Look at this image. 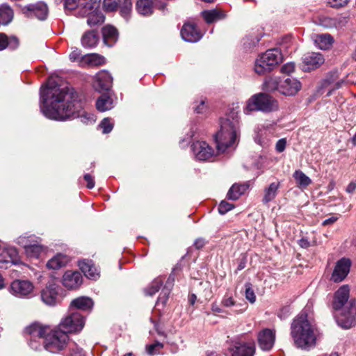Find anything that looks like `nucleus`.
Returning a JSON list of instances; mask_svg holds the SVG:
<instances>
[{"mask_svg":"<svg viewBox=\"0 0 356 356\" xmlns=\"http://www.w3.org/2000/svg\"><path fill=\"white\" fill-rule=\"evenodd\" d=\"M40 96L41 110L49 119L65 120L81 118L85 124L95 121L94 115L83 110L78 93L73 88L58 86L52 78L41 88Z\"/></svg>","mask_w":356,"mask_h":356,"instance_id":"f257e3e1","label":"nucleus"},{"mask_svg":"<svg viewBox=\"0 0 356 356\" xmlns=\"http://www.w3.org/2000/svg\"><path fill=\"white\" fill-rule=\"evenodd\" d=\"M332 307L340 312L335 318L339 326L349 329L356 324V300L350 299V288L348 285L340 286L334 293Z\"/></svg>","mask_w":356,"mask_h":356,"instance_id":"f03ea898","label":"nucleus"},{"mask_svg":"<svg viewBox=\"0 0 356 356\" xmlns=\"http://www.w3.org/2000/svg\"><path fill=\"white\" fill-rule=\"evenodd\" d=\"M291 334L296 347L309 350L316 345L314 327L307 320V315L297 316L291 326Z\"/></svg>","mask_w":356,"mask_h":356,"instance_id":"7ed1b4c3","label":"nucleus"},{"mask_svg":"<svg viewBox=\"0 0 356 356\" xmlns=\"http://www.w3.org/2000/svg\"><path fill=\"white\" fill-rule=\"evenodd\" d=\"M239 120L237 113L220 120V129L215 136L216 148L219 153L224 152L237 140L238 135Z\"/></svg>","mask_w":356,"mask_h":356,"instance_id":"20e7f679","label":"nucleus"},{"mask_svg":"<svg viewBox=\"0 0 356 356\" xmlns=\"http://www.w3.org/2000/svg\"><path fill=\"white\" fill-rule=\"evenodd\" d=\"M255 351L254 340L240 335L227 342L224 354L225 356H254Z\"/></svg>","mask_w":356,"mask_h":356,"instance_id":"39448f33","label":"nucleus"},{"mask_svg":"<svg viewBox=\"0 0 356 356\" xmlns=\"http://www.w3.org/2000/svg\"><path fill=\"white\" fill-rule=\"evenodd\" d=\"M282 54L279 49H268L256 59L254 72L259 75L270 72L282 61Z\"/></svg>","mask_w":356,"mask_h":356,"instance_id":"423d86ee","label":"nucleus"},{"mask_svg":"<svg viewBox=\"0 0 356 356\" xmlns=\"http://www.w3.org/2000/svg\"><path fill=\"white\" fill-rule=\"evenodd\" d=\"M49 331V327L39 323H33L24 330V335L28 344L34 350H40L45 344L46 334Z\"/></svg>","mask_w":356,"mask_h":356,"instance_id":"0eeeda50","label":"nucleus"},{"mask_svg":"<svg viewBox=\"0 0 356 356\" xmlns=\"http://www.w3.org/2000/svg\"><path fill=\"white\" fill-rule=\"evenodd\" d=\"M44 348L47 351L56 353L66 349L70 343L68 335L58 328L51 330L46 334Z\"/></svg>","mask_w":356,"mask_h":356,"instance_id":"6e6552de","label":"nucleus"},{"mask_svg":"<svg viewBox=\"0 0 356 356\" xmlns=\"http://www.w3.org/2000/svg\"><path fill=\"white\" fill-rule=\"evenodd\" d=\"M277 102L266 93H259L253 95L247 104V109L250 111L271 112L277 110Z\"/></svg>","mask_w":356,"mask_h":356,"instance_id":"1a4fd4ad","label":"nucleus"},{"mask_svg":"<svg viewBox=\"0 0 356 356\" xmlns=\"http://www.w3.org/2000/svg\"><path fill=\"white\" fill-rule=\"evenodd\" d=\"M78 14L80 17L87 18V24L90 27L101 25L105 20L104 14L92 0H88L84 6L79 9Z\"/></svg>","mask_w":356,"mask_h":356,"instance_id":"9d476101","label":"nucleus"},{"mask_svg":"<svg viewBox=\"0 0 356 356\" xmlns=\"http://www.w3.org/2000/svg\"><path fill=\"white\" fill-rule=\"evenodd\" d=\"M85 324L83 316L79 312L71 311L59 323L58 328L67 334L80 332Z\"/></svg>","mask_w":356,"mask_h":356,"instance_id":"9b49d317","label":"nucleus"},{"mask_svg":"<svg viewBox=\"0 0 356 356\" xmlns=\"http://www.w3.org/2000/svg\"><path fill=\"white\" fill-rule=\"evenodd\" d=\"M34 285L28 280L17 279L10 286V292L19 298H29L32 296Z\"/></svg>","mask_w":356,"mask_h":356,"instance_id":"f8f14e48","label":"nucleus"},{"mask_svg":"<svg viewBox=\"0 0 356 356\" xmlns=\"http://www.w3.org/2000/svg\"><path fill=\"white\" fill-rule=\"evenodd\" d=\"M61 291L62 289L60 286L51 280L41 291V299L47 305L55 306L59 302V296Z\"/></svg>","mask_w":356,"mask_h":356,"instance_id":"ddd939ff","label":"nucleus"},{"mask_svg":"<svg viewBox=\"0 0 356 356\" xmlns=\"http://www.w3.org/2000/svg\"><path fill=\"white\" fill-rule=\"evenodd\" d=\"M22 13L28 17H36L40 20H44L48 15V8L45 3L39 1L23 6Z\"/></svg>","mask_w":356,"mask_h":356,"instance_id":"4468645a","label":"nucleus"},{"mask_svg":"<svg viewBox=\"0 0 356 356\" xmlns=\"http://www.w3.org/2000/svg\"><path fill=\"white\" fill-rule=\"evenodd\" d=\"M352 265L351 260L343 257L338 260L331 275V280L334 282H342L348 275Z\"/></svg>","mask_w":356,"mask_h":356,"instance_id":"2eb2a0df","label":"nucleus"},{"mask_svg":"<svg viewBox=\"0 0 356 356\" xmlns=\"http://www.w3.org/2000/svg\"><path fill=\"white\" fill-rule=\"evenodd\" d=\"M257 341L262 350H270L275 344V331L269 328L263 329L257 334Z\"/></svg>","mask_w":356,"mask_h":356,"instance_id":"dca6fc26","label":"nucleus"},{"mask_svg":"<svg viewBox=\"0 0 356 356\" xmlns=\"http://www.w3.org/2000/svg\"><path fill=\"white\" fill-rule=\"evenodd\" d=\"M191 147L195 158L200 161L209 160L214 154L213 149L204 141L193 143Z\"/></svg>","mask_w":356,"mask_h":356,"instance_id":"f3484780","label":"nucleus"},{"mask_svg":"<svg viewBox=\"0 0 356 356\" xmlns=\"http://www.w3.org/2000/svg\"><path fill=\"white\" fill-rule=\"evenodd\" d=\"M325 61L323 56L319 53L311 52L305 54L302 58V69L305 71H311L319 67Z\"/></svg>","mask_w":356,"mask_h":356,"instance_id":"a211bd4d","label":"nucleus"},{"mask_svg":"<svg viewBox=\"0 0 356 356\" xmlns=\"http://www.w3.org/2000/svg\"><path fill=\"white\" fill-rule=\"evenodd\" d=\"M83 282V277L79 271L67 270L63 276V284L69 289L79 288Z\"/></svg>","mask_w":356,"mask_h":356,"instance_id":"6ab92c4d","label":"nucleus"},{"mask_svg":"<svg viewBox=\"0 0 356 356\" xmlns=\"http://www.w3.org/2000/svg\"><path fill=\"white\" fill-rule=\"evenodd\" d=\"M301 88L300 82L295 78L288 77L280 83V92L284 95H294Z\"/></svg>","mask_w":356,"mask_h":356,"instance_id":"aec40b11","label":"nucleus"},{"mask_svg":"<svg viewBox=\"0 0 356 356\" xmlns=\"http://www.w3.org/2000/svg\"><path fill=\"white\" fill-rule=\"evenodd\" d=\"M182 38L189 42H195L198 41L202 35L195 24L186 23L181 30Z\"/></svg>","mask_w":356,"mask_h":356,"instance_id":"412c9836","label":"nucleus"},{"mask_svg":"<svg viewBox=\"0 0 356 356\" xmlns=\"http://www.w3.org/2000/svg\"><path fill=\"white\" fill-rule=\"evenodd\" d=\"M78 266L86 277L95 280L99 277V271L92 260H79Z\"/></svg>","mask_w":356,"mask_h":356,"instance_id":"4be33fe9","label":"nucleus"},{"mask_svg":"<svg viewBox=\"0 0 356 356\" xmlns=\"http://www.w3.org/2000/svg\"><path fill=\"white\" fill-rule=\"evenodd\" d=\"M95 78V87L99 91H107L111 88L113 79L108 72H99Z\"/></svg>","mask_w":356,"mask_h":356,"instance_id":"5701e85b","label":"nucleus"},{"mask_svg":"<svg viewBox=\"0 0 356 356\" xmlns=\"http://www.w3.org/2000/svg\"><path fill=\"white\" fill-rule=\"evenodd\" d=\"M337 78L338 75L337 72H330L327 75L326 79H325L321 83V87L319 88L318 92L323 94V92H321L322 89L330 86V88L327 94V96L331 95L332 92L336 89H339V88H341L344 82L343 80H341L334 83Z\"/></svg>","mask_w":356,"mask_h":356,"instance_id":"b1692460","label":"nucleus"},{"mask_svg":"<svg viewBox=\"0 0 356 356\" xmlns=\"http://www.w3.org/2000/svg\"><path fill=\"white\" fill-rule=\"evenodd\" d=\"M94 305L93 300L86 296L79 297L74 299L70 304V310L73 311L74 309H79L81 311H90Z\"/></svg>","mask_w":356,"mask_h":356,"instance_id":"393cba45","label":"nucleus"},{"mask_svg":"<svg viewBox=\"0 0 356 356\" xmlns=\"http://www.w3.org/2000/svg\"><path fill=\"white\" fill-rule=\"evenodd\" d=\"M70 261L69 256L58 253L52 257L47 263V267L49 269L57 270L66 266Z\"/></svg>","mask_w":356,"mask_h":356,"instance_id":"a878e982","label":"nucleus"},{"mask_svg":"<svg viewBox=\"0 0 356 356\" xmlns=\"http://www.w3.org/2000/svg\"><path fill=\"white\" fill-rule=\"evenodd\" d=\"M201 15L207 24H212L225 17V13L220 9L204 10Z\"/></svg>","mask_w":356,"mask_h":356,"instance_id":"bb28decb","label":"nucleus"},{"mask_svg":"<svg viewBox=\"0 0 356 356\" xmlns=\"http://www.w3.org/2000/svg\"><path fill=\"white\" fill-rule=\"evenodd\" d=\"M102 35L104 43L109 47H111L117 41L118 37L117 29L110 25L103 27Z\"/></svg>","mask_w":356,"mask_h":356,"instance_id":"cd10ccee","label":"nucleus"},{"mask_svg":"<svg viewBox=\"0 0 356 356\" xmlns=\"http://www.w3.org/2000/svg\"><path fill=\"white\" fill-rule=\"evenodd\" d=\"M19 44V39L15 36L8 37L6 34L0 33V51L6 47L12 50L16 49Z\"/></svg>","mask_w":356,"mask_h":356,"instance_id":"c85d7f7f","label":"nucleus"},{"mask_svg":"<svg viewBox=\"0 0 356 356\" xmlns=\"http://www.w3.org/2000/svg\"><path fill=\"white\" fill-rule=\"evenodd\" d=\"M136 6L140 15H150L154 10V0H138Z\"/></svg>","mask_w":356,"mask_h":356,"instance_id":"c756f323","label":"nucleus"},{"mask_svg":"<svg viewBox=\"0 0 356 356\" xmlns=\"http://www.w3.org/2000/svg\"><path fill=\"white\" fill-rule=\"evenodd\" d=\"M293 177L300 188L305 189L312 184V179L300 170H296Z\"/></svg>","mask_w":356,"mask_h":356,"instance_id":"7c9ffc66","label":"nucleus"},{"mask_svg":"<svg viewBox=\"0 0 356 356\" xmlns=\"http://www.w3.org/2000/svg\"><path fill=\"white\" fill-rule=\"evenodd\" d=\"M314 42L321 49H327L333 42V38L330 34L316 35Z\"/></svg>","mask_w":356,"mask_h":356,"instance_id":"2f4dec72","label":"nucleus"},{"mask_svg":"<svg viewBox=\"0 0 356 356\" xmlns=\"http://www.w3.org/2000/svg\"><path fill=\"white\" fill-rule=\"evenodd\" d=\"M13 10L6 4L0 6V23L3 25H7L13 19Z\"/></svg>","mask_w":356,"mask_h":356,"instance_id":"473e14b6","label":"nucleus"},{"mask_svg":"<svg viewBox=\"0 0 356 356\" xmlns=\"http://www.w3.org/2000/svg\"><path fill=\"white\" fill-rule=\"evenodd\" d=\"M96 107L101 112L110 110L113 108V100L107 95H102L97 99Z\"/></svg>","mask_w":356,"mask_h":356,"instance_id":"72a5a7b5","label":"nucleus"},{"mask_svg":"<svg viewBox=\"0 0 356 356\" xmlns=\"http://www.w3.org/2000/svg\"><path fill=\"white\" fill-rule=\"evenodd\" d=\"M279 188L278 183H271L267 188L264 189V195L262 199V202L264 204H267L269 202L275 199L277 190Z\"/></svg>","mask_w":356,"mask_h":356,"instance_id":"f704fd0d","label":"nucleus"},{"mask_svg":"<svg viewBox=\"0 0 356 356\" xmlns=\"http://www.w3.org/2000/svg\"><path fill=\"white\" fill-rule=\"evenodd\" d=\"M98 42V36L95 31H88L84 33L81 38L83 46L93 47Z\"/></svg>","mask_w":356,"mask_h":356,"instance_id":"c9c22d12","label":"nucleus"},{"mask_svg":"<svg viewBox=\"0 0 356 356\" xmlns=\"http://www.w3.org/2000/svg\"><path fill=\"white\" fill-rule=\"evenodd\" d=\"M118 9L122 17L128 19L132 11L131 0H118Z\"/></svg>","mask_w":356,"mask_h":356,"instance_id":"e433bc0d","label":"nucleus"},{"mask_svg":"<svg viewBox=\"0 0 356 356\" xmlns=\"http://www.w3.org/2000/svg\"><path fill=\"white\" fill-rule=\"evenodd\" d=\"M248 186L246 185L234 184L227 193V197L229 200H236L245 193Z\"/></svg>","mask_w":356,"mask_h":356,"instance_id":"4c0bfd02","label":"nucleus"},{"mask_svg":"<svg viewBox=\"0 0 356 356\" xmlns=\"http://www.w3.org/2000/svg\"><path fill=\"white\" fill-rule=\"evenodd\" d=\"M64 356H85L82 348L74 342H70L63 353Z\"/></svg>","mask_w":356,"mask_h":356,"instance_id":"58836bf2","label":"nucleus"},{"mask_svg":"<svg viewBox=\"0 0 356 356\" xmlns=\"http://www.w3.org/2000/svg\"><path fill=\"white\" fill-rule=\"evenodd\" d=\"M87 0H62L64 8L65 10H74L78 8L79 10L84 6Z\"/></svg>","mask_w":356,"mask_h":356,"instance_id":"ea45409f","label":"nucleus"},{"mask_svg":"<svg viewBox=\"0 0 356 356\" xmlns=\"http://www.w3.org/2000/svg\"><path fill=\"white\" fill-rule=\"evenodd\" d=\"M280 83L276 78L268 77L263 84V89L268 92H273L276 90L280 91Z\"/></svg>","mask_w":356,"mask_h":356,"instance_id":"a19ab883","label":"nucleus"},{"mask_svg":"<svg viewBox=\"0 0 356 356\" xmlns=\"http://www.w3.org/2000/svg\"><path fill=\"white\" fill-rule=\"evenodd\" d=\"M163 279L160 277L154 280L151 284L145 289L146 295L152 296L159 291L163 284Z\"/></svg>","mask_w":356,"mask_h":356,"instance_id":"79ce46f5","label":"nucleus"},{"mask_svg":"<svg viewBox=\"0 0 356 356\" xmlns=\"http://www.w3.org/2000/svg\"><path fill=\"white\" fill-rule=\"evenodd\" d=\"M26 254L30 259H38L43 251V246H24Z\"/></svg>","mask_w":356,"mask_h":356,"instance_id":"37998d69","label":"nucleus"},{"mask_svg":"<svg viewBox=\"0 0 356 356\" xmlns=\"http://www.w3.org/2000/svg\"><path fill=\"white\" fill-rule=\"evenodd\" d=\"M86 61L91 65L98 66L105 63V58L97 54H92L86 56Z\"/></svg>","mask_w":356,"mask_h":356,"instance_id":"c03bdc74","label":"nucleus"},{"mask_svg":"<svg viewBox=\"0 0 356 356\" xmlns=\"http://www.w3.org/2000/svg\"><path fill=\"white\" fill-rule=\"evenodd\" d=\"M245 298L252 304L256 301V296L253 290L252 284L250 282L245 284Z\"/></svg>","mask_w":356,"mask_h":356,"instance_id":"a18cd8bd","label":"nucleus"},{"mask_svg":"<svg viewBox=\"0 0 356 356\" xmlns=\"http://www.w3.org/2000/svg\"><path fill=\"white\" fill-rule=\"evenodd\" d=\"M163 348V344L159 341L146 346V351L148 355L152 356L160 353V350Z\"/></svg>","mask_w":356,"mask_h":356,"instance_id":"49530a36","label":"nucleus"},{"mask_svg":"<svg viewBox=\"0 0 356 356\" xmlns=\"http://www.w3.org/2000/svg\"><path fill=\"white\" fill-rule=\"evenodd\" d=\"M102 7L106 12H114L118 9V0H104Z\"/></svg>","mask_w":356,"mask_h":356,"instance_id":"de8ad7c7","label":"nucleus"},{"mask_svg":"<svg viewBox=\"0 0 356 356\" xmlns=\"http://www.w3.org/2000/svg\"><path fill=\"white\" fill-rule=\"evenodd\" d=\"M170 291H170L169 289L162 288V290L157 299L156 305H159L160 304H161L163 306H164L168 300Z\"/></svg>","mask_w":356,"mask_h":356,"instance_id":"09e8293b","label":"nucleus"},{"mask_svg":"<svg viewBox=\"0 0 356 356\" xmlns=\"http://www.w3.org/2000/svg\"><path fill=\"white\" fill-rule=\"evenodd\" d=\"M234 207V204H230L225 200H222L220 202L218 206V211L220 214H225L227 212L232 210Z\"/></svg>","mask_w":356,"mask_h":356,"instance_id":"8fccbe9b","label":"nucleus"},{"mask_svg":"<svg viewBox=\"0 0 356 356\" xmlns=\"http://www.w3.org/2000/svg\"><path fill=\"white\" fill-rule=\"evenodd\" d=\"M100 127L102 128L104 134H108L112 131L113 128V124L111 122L110 119L104 118L102 121Z\"/></svg>","mask_w":356,"mask_h":356,"instance_id":"3c124183","label":"nucleus"},{"mask_svg":"<svg viewBox=\"0 0 356 356\" xmlns=\"http://www.w3.org/2000/svg\"><path fill=\"white\" fill-rule=\"evenodd\" d=\"M236 302L234 300L232 295H229L228 293H226L224 297L222 298L221 304L224 307H229L232 306H234L235 305Z\"/></svg>","mask_w":356,"mask_h":356,"instance_id":"603ef678","label":"nucleus"},{"mask_svg":"<svg viewBox=\"0 0 356 356\" xmlns=\"http://www.w3.org/2000/svg\"><path fill=\"white\" fill-rule=\"evenodd\" d=\"M349 0H327V3L333 8H340L346 6Z\"/></svg>","mask_w":356,"mask_h":356,"instance_id":"864d4df0","label":"nucleus"},{"mask_svg":"<svg viewBox=\"0 0 356 356\" xmlns=\"http://www.w3.org/2000/svg\"><path fill=\"white\" fill-rule=\"evenodd\" d=\"M295 70V65L293 63H289L285 65H284L282 68L281 71L284 74H291Z\"/></svg>","mask_w":356,"mask_h":356,"instance_id":"5fc2aeb1","label":"nucleus"},{"mask_svg":"<svg viewBox=\"0 0 356 356\" xmlns=\"http://www.w3.org/2000/svg\"><path fill=\"white\" fill-rule=\"evenodd\" d=\"M290 309L289 307H283L280 309V311L277 313V316L280 319H285L287 318L289 315Z\"/></svg>","mask_w":356,"mask_h":356,"instance_id":"6e6d98bb","label":"nucleus"},{"mask_svg":"<svg viewBox=\"0 0 356 356\" xmlns=\"http://www.w3.org/2000/svg\"><path fill=\"white\" fill-rule=\"evenodd\" d=\"M4 248H6L5 251L6 252V253L9 254L12 261H13L17 257V252L16 249L14 248L13 246H4Z\"/></svg>","mask_w":356,"mask_h":356,"instance_id":"4d7b16f0","label":"nucleus"},{"mask_svg":"<svg viewBox=\"0 0 356 356\" xmlns=\"http://www.w3.org/2000/svg\"><path fill=\"white\" fill-rule=\"evenodd\" d=\"M167 4L161 0H154V9L156 8L161 11H165Z\"/></svg>","mask_w":356,"mask_h":356,"instance_id":"13d9d810","label":"nucleus"},{"mask_svg":"<svg viewBox=\"0 0 356 356\" xmlns=\"http://www.w3.org/2000/svg\"><path fill=\"white\" fill-rule=\"evenodd\" d=\"M85 181L87 182V187L90 189L95 186L94 178L90 174H86L83 177Z\"/></svg>","mask_w":356,"mask_h":356,"instance_id":"bf43d9fd","label":"nucleus"},{"mask_svg":"<svg viewBox=\"0 0 356 356\" xmlns=\"http://www.w3.org/2000/svg\"><path fill=\"white\" fill-rule=\"evenodd\" d=\"M175 277L173 275L170 274L165 282V284L163 288L172 290V288L174 285Z\"/></svg>","mask_w":356,"mask_h":356,"instance_id":"052dcab7","label":"nucleus"},{"mask_svg":"<svg viewBox=\"0 0 356 356\" xmlns=\"http://www.w3.org/2000/svg\"><path fill=\"white\" fill-rule=\"evenodd\" d=\"M286 143V142L285 139L282 138L279 140L276 144V150L278 152H282L285 149Z\"/></svg>","mask_w":356,"mask_h":356,"instance_id":"680f3d73","label":"nucleus"},{"mask_svg":"<svg viewBox=\"0 0 356 356\" xmlns=\"http://www.w3.org/2000/svg\"><path fill=\"white\" fill-rule=\"evenodd\" d=\"M81 51L79 49H75L72 51L70 54V59L72 61H75L76 60H79L81 58Z\"/></svg>","mask_w":356,"mask_h":356,"instance_id":"e2e57ef3","label":"nucleus"},{"mask_svg":"<svg viewBox=\"0 0 356 356\" xmlns=\"http://www.w3.org/2000/svg\"><path fill=\"white\" fill-rule=\"evenodd\" d=\"M207 111V106L204 101H201L200 104L195 108L197 113H204Z\"/></svg>","mask_w":356,"mask_h":356,"instance_id":"0e129e2a","label":"nucleus"},{"mask_svg":"<svg viewBox=\"0 0 356 356\" xmlns=\"http://www.w3.org/2000/svg\"><path fill=\"white\" fill-rule=\"evenodd\" d=\"M211 310L216 313H222L223 312V309H221L216 302H213L211 305Z\"/></svg>","mask_w":356,"mask_h":356,"instance_id":"69168bd1","label":"nucleus"},{"mask_svg":"<svg viewBox=\"0 0 356 356\" xmlns=\"http://www.w3.org/2000/svg\"><path fill=\"white\" fill-rule=\"evenodd\" d=\"M356 189V183L355 182H350L347 188H346V191L349 193H352L353 192L355 191V190Z\"/></svg>","mask_w":356,"mask_h":356,"instance_id":"338daca9","label":"nucleus"},{"mask_svg":"<svg viewBox=\"0 0 356 356\" xmlns=\"http://www.w3.org/2000/svg\"><path fill=\"white\" fill-rule=\"evenodd\" d=\"M324 26H335V20L333 19L327 18L324 20Z\"/></svg>","mask_w":356,"mask_h":356,"instance_id":"774afa93","label":"nucleus"}]
</instances>
